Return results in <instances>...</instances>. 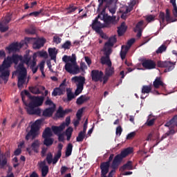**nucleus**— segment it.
Segmentation results:
<instances>
[{"label":"nucleus","mask_w":177,"mask_h":177,"mask_svg":"<svg viewBox=\"0 0 177 177\" xmlns=\"http://www.w3.org/2000/svg\"><path fill=\"white\" fill-rule=\"evenodd\" d=\"M133 152V149L132 147H128L123 151H122L119 154L116 155L111 162V168L112 170L108 174L107 177H113L114 174H115V170L118 169L119 165H120L122 160L131 154Z\"/></svg>","instance_id":"nucleus-1"},{"label":"nucleus","mask_w":177,"mask_h":177,"mask_svg":"<svg viewBox=\"0 0 177 177\" xmlns=\"http://www.w3.org/2000/svg\"><path fill=\"white\" fill-rule=\"evenodd\" d=\"M44 120V119L43 118L38 119L31 125L30 131H28L26 136V140H35L36 138H38L41 126Z\"/></svg>","instance_id":"nucleus-2"},{"label":"nucleus","mask_w":177,"mask_h":177,"mask_svg":"<svg viewBox=\"0 0 177 177\" xmlns=\"http://www.w3.org/2000/svg\"><path fill=\"white\" fill-rule=\"evenodd\" d=\"M160 28H164L167 24L177 21V19L171 15V11L167 8L165 13L160 12L158 15Z\"/></svg>","instance_id":"nucleus-3"},{"label":"nucleus","mask_w":177,"mask_h":177,"mask_svg":"<svg viewBox=\"0 0 177 177\" xmlns=\"http://www.w3.org/2000/svg\"><path fill=\"white\" fill-rule=\"evenodd\" d=\"M69 62H71V63H66V64H65V70H66L68 73L73 75L80 73V69L77 63L75 54H72V56H69Z\"/></svg>","instance_id":"nucleus-4"},{"label":"nucleus","mask_w":177,"mask_h":177,"mask_svg":"<svg viewBox=\"0 0 177 177\" xmlns=\"http://www.w3.org/2000/svg\"><path fill=\"white\" fill-rule=\"evenodd\" d=\"M15 73H18V87L21 88L24 84L26 82V78L27 75V70L24 67V64L23 63H20L17 67Z\"/></svg>","instance_id":"nucleus-5"},{"label":"nucleus","mask_w":177,"mask_h":177,"mask_svg":"<svg viewBox=\"0 0 177 177\" xmlns=\"http://www.w3.org/2000/svg\"><path fill=\"white\" fill-rule=\"evenodd\" d=\"M24 62L30 67L32 73L35 74L37 72L39 66H37V56L34 54L33 56H30L29 54H26L24 57Z\"/></svg>","instance_id":"nucleus-6"},{"label":"nucleus","mask_w":177,"mask_h":177,"mask_svg":"<svg viewBox=\"0 0 177 177\" xmlns=\"http://www.w3.org/2000/svg\"><path fill=\"white\" fill-rule=\"evenodd\" d=\"M72 81L75 83L77 82L76 91H75V95H79L84 89V84L85 83L86 79L82 76H75L72 77Z\"/></svg>","instance_id":"nucleus-7"},{"label":"nucleus","mask_w":177,"mask_h":177,"mask_svg":"<svg viewBox=\"0 0 177 177\" xmlns=\"http://www.w3.org/2000/svg\"><path fill=\"white\" fill-rule=\"evenodd\" d=\"M99 4L97 9V12L99 13L98 15H104L106 13V10L114 0H97Z\"/></svg>","instance_id":"nucleus-8"},{"label":"nucleus","mask_w":177,"mask_h":177,"mask_svg":"<svg viewBox=\"0 0 177 177\" xmlns=\"http://www.w3.org/2000/svg\"><path fill=\"white\" fill-rule=\"evenodd\" d=\"M100 16L101 15L102 16V17H101L100 19L104 21V24H102L103 28H111L115 20V17H113L109 16V15L106 13L100 14Z\"/></svg>","instance_id":"nucleus-9"},{"label":"nucleus","mask_w":177,"mask_h":177,"mask_svg":"<svg viewBox=\"0 0 177 177\" xmlns=\"http://www.w3.org/2000/svg\"><path fill=\"white\" fill-rule=\"evenodd\" d=\"M33 39H34V38L26 37L25 41H24V42H23V44H21V43H20V44L14 43V44H12L8 47H7L6 49L8 50L10 53L17 52V50H19V47H20V48L23 47L24 43L26 45H27L28 44H29Z\"/></svg>","instance_id":"nucleus-10"},{"label":"nucleus","mask_w":177,"mask_h":177,"mask_svg":"<svg viewBox=\"0 0 177 177\" xmlns=\"http://www.w3.org/2000/svg\"><path fill=\"white\" fill-rule=\"evenodd\" d=\"M157 65L160 68H165V69L164 70V72L167 73V72L171 71L175 68L176 64L169 61H165V62L158 61L157 63Z\"/></svg>","instance_id":"nucleus-11"},{"label":"nucleus","mask_w":177,"mask_h":177,"mask_svg":"<svg viewBox=\"0 0 177 177\" xmlns=\"http://www.w3.org/2000/svg\"><path fill=\"white\" fill-rule=\"evenodd\" d=\"M104 73L99 70H92L91 72V80L95 82H103Z\"/></svg>","instance_id":"nucleus-12"},{"label":"nucleus","mask_w":177,"mask_h":177,"mask_svg":"<svg viewBox=\"0 0 177 177\" xmlns=\"http://www.w3.org/2000/svg\"><path fill=\"white\" fill-rule=\"evenodd\" d=\"M98 19H101L100 14H98L97 17L95 18V19L93 21L91 25L92 29L95 30V32H100V30H101L102 28H104L102 24L98 21Z\"/></svg>","instance_id":"nucleus-13"},{"label":"nucleus","mask_w":177,"mask_h":177,"mask_svg":"<svg viewBox=\"0 0 177 177\" xmlns=\"http://www.w3.org/2000/svg\"><path fill=\"white\" fill-rule=\"evenodd\" d=\"M142 66L144 68L147 70H151L156 68V64L152 59H142Z\"/></svg>","instance_id":"nucleus-14"},{"label":"nucleus","mask_w":177,"mask_h":177,"mask_svg":"<svg viewBox=\"0 0 177 177\" xmlns=\"http://www.w3.org/2000/svg\"><path fill=\"white\" fill-rule=\"evenodd\" d=\"M28 106V108L27 109V111H28V113L30 114V115H39L41 113V109H35V106L34 105H32V104L31 103H29L28 104L27 103V105Z\"/></svg>","instance_id":"nucleus-15"},{"label":"nucleus","mask_w":177,"mask_h":177,"mask_svg":"<svg viewBox=\"0 0 177 177\" xmlns=\"http://www.w3.org/2000/svg\"><path fill=\"white\" fill-rule=\"evenodd\" d=\"M110 165L108 162H102L100 163V176H106L109 172Z\"/></svg>","instance_id":"nucleus-16"},{"label":"nucleus","mask_w":177,"mask_h":177,"mask_svg":"<svg viewBox=\"0 0 177 177\" xmlns=\"http://www.w3.org/2000/svg\"><path fill=\"white\" fill-rule=\"evenodd\" d=\"M39 165V168L41 169V177H46V176L49 172V167L48 165H46V160L40 162Z\"/></svg>","instance_id":"nucleus-17"},{"label":"nucleus","mask_w":177,"mask_h":177,"mask_svg":"<svg viewBox=\"0 0 177 177\" xmlns=\"http://www.w3.org/2000/svg\"><path fill=\"white\" fill-rule=\"evenodd\" d=\"M66 128V124L63 123L61 124L59 126H53L51 127V129L53 132L54 133V135H59L63 132L64 129Z\"/></svg>","instance_id":"nucleus-18"},{"label":"nucleus","mask_w":177,"mask_h":177,"mask_svg":"<svg viewBox=\"0 0 177 177\" xmlns=\"http://www.w3.org/2000/svg\"><path fill=\"white\" fill-rule=\"evenodd\" d=\"M44 97H35L33 96V98H31L30 100H32V101L31 102H30V104H32V105H34L35 107L37 106H39L41 105H42L43 102H44Z\"/></svg>","instance_id":"nucleus-19"},{"label":"nucleus","mask_w":177,"mask_h":177,"mask_svg":"<svg viewBox=\"0 0 177 177\" xmlns=\"http://www.w3.org/2000/svg\"><path fill=\"white\" fill-rule=\"evenodd\" d=\"M46 42V39L44 38H39L33 44V48L34 49H40L43 47Z\"/></svg>","instance_id":"nucleus-20"},{"label":"nucleus","mask_w":177,"mask_h":177,"mask_svg":"<svg viewBox=\"0 0 177 177\" xmlns=\"http://www.w3.org/2000/svg\"><path fill=\"white\" fill-rule=\"evenodd\" d=\"M0 77L4 81V84H6L9 79L10 71L8 70H6V68H3V70L0 68Z\"/></svg>","instance_id":"nucleus-21"},{"label":"nucleus","mask_w":177,"mask_h":177,"mask_svg":"<svg viewBox=\"0 0 177 177\" xmlns=\"http://www.w3.org/2000/svg\"><path fill=\"white\" fill-rule=\"evenodd\" d=\"M128 27L126 26L125 22L121 23L120 26L118 27V35L119 37H122L127 30Z\"/></svg>","instance_id":"nucleus-22"},{"label":"nucleus","mask_w":177,"mask_h":177,"mask_svg":"<svg viewBox=\"0 0 177 177\" xmlns=\"http://www.w3.org/2000/svg\"><path fill=\"white\" fill-rule=\"evenodd\" d=\"M132 169H134V168L133 166V162L131 160L127 161L124 165L120 167V171H121L126 170L131 171Z\"/></svg>","instance_id":"nucleus-23"},{"label":"nucleus","mask_w":177,"mask_h":177,"mask_svg":"<svg viewBox=\"0 0 177 177\" xmlns=\"http://www.w3.org/2000/svg\"><path fill=\"white\" fill-rule=\"evenodd\" d=\"M56 106L54 104L53 107H48L43 111V116L50 118L55 112Z\"/></svg>","instance_id":"nucleus-24"},{"label":"nucleus","mask_w":177,"mask_h":177,"mask_svg":"<svg viewBox=\"0 0 177 177\" xmlns=\"http://www.w3.org/2000/svg\"><path fill=\"white\" fill-rule=\"evenodd\" d=\"M90 100V97L87 96L86 95H82L80 97H77L76 100V104L77 105H82L84 102H88Z\"/></svg>","instance_id":"nucleus-25"},{"label":"nucleus","mask_w":177,"mask_h":177,"mask_svg":"<svg viewBox=\"0 0 177 177\" xmlns=\"http://www.w3.org/2000/svg\"><path fill=\"white\" fill-rule=\"evenodd\" d=\"M153 86L155 88H159L160 86L165 87V83L161 80V77H157L153 82Z\"/></svg>","instance_id":"nucleus-26"},{"label":"nucleus","mask_w":177,"mask_h":177,"mask_svg":"<svg viewBox=\"0 0 177 177\" xmlns=\"http://www.w3.org/2000/svg\"><path fill=\"white\" fill-rule=\"evenodd\" d=\"M100 63L102 65H106L108 66H112V62L110 59V57H107V56H102L100 58Z\"/></svg>","instance_id":"nucleus-27"},{"label":"nucleus","mask_w":177,"mask_h":177,"mask_svg":"<svg viewBox=\"0 0 177 177\" xmlns=\"http://www.w3.org/2000/svg\"><path fill=\"white\" fill-rule=\"evenodd\" d=\"M53 136L52 130L50 127H46L41 135V138H52Z\"/></svg>","instance_id":"nucleus-28"},{"label":"nucleus","mask_w":177,"mask_h":177,"mask_svg":"<svg viewBox=\"0 0 177 177\" xmlns=\"http://www.w3.org/2000/svg\"><path fill=\"white\" fill-rule=\"evenodd\" d=\"M43 139H44V141H43V145H44V146H47V147L52 146L55 140L52 137H46L43 138Z\"/></svg>","instance_id":"nucleus-29"},{"label":"nucleus","mask_w":177,"mask_h":177,"mask_svg":"<svg viewBox=\"0 0 177 177\" xmlns=\"http://www.w3.org/2000/svg\"><path fill=\"white\" fill-rule=\"evenodd\" d=\"M8 159L6 158V154L1 153L0 151V167L3 168L7 165Z\"/></svg>","instance_id":"nucleus-30"},{"label":"nucleus","mask_w":177,"mask_h":177,"mask_svg":"<svg viewBox=\"0 0 177 177\" xmlns=\"http://www.w3.org/2000/svg\"><path fill=\"white\" fill-rule=\"evenodd\" d=\"M75 93L73 94L71 88L66 89V97H68L66 101L71 102L73 99L76 97Z\"/></svg>","instance_id":"nucleus-31"},{"label":"nucleus","mask_w":177,"mask_h":177,"mask_svg":"<svg viewBox=\"0 0 177 177\" xmlns=\"http://www.w3.org/2000/svg\"><path fill=\"white\" fill-rule=\"evenodd\" d=\"M24 57L23 58V57L21 55H12V60H13V63H15L16 65L18 64L19 62V61H21L23 64H24Z\"/></svg>","instance_id":"nucleus-32"},{"label":"nucleus","mask_w":177,"mask_h":177,"mask_svg":"<svg viewBox=\"0 0 177 177\" xmlns=\"http://www.w3.org/2000/svg\"><path fill=\"white\" fill-rule=\"evenodd\" d=\"M57 52H56V48H48V55H50V57H51V59L56 61Z\"/></svg>","instance_id":"nucleus-33"},{"label":"nucleus","mask_w":177,"mask_h":177,"mask_svg":"<svg viewBox=\"0 0 177 177\" xmlns=\"http://www.w3.org/2000/svg\"><path fill=\"white\" fill-rule=\"evenodd\" d=\"M114 73H115L114 67H112V66H107V67L105 68L104 74L111 77Z\"/></svg>","instance_id":"nucleus-34"},{"label":"nucleus","mask_w":177,"mask_h":177,"mask_svg":"<svg viewBox=\"0 0 177 177\" xmlns=\"http://www.w3.org/2000/svg\"><path fill=\"white\" fill-rule=\"evenodd\" d=\"M24 94L27 95L30 100L33 99L34 97H33V96L31 95V94L27 90H25L24 91H23L21 93L22 100H23L24 104L26 106H27V102L26 101V97L24 95Z\"/></svg>","instance_id":"nucleus-35"},{"label":"nucleus","mask_w":177,"mask_h":177,"mask_svg":"<svg viewBox=\"0 0 177 177\" xmlns=\"http://www.w3.org/2000/svg\"><path fill=\"white\" fill-rule=\"evenodd\" d=\"M73 145L72 143H69L68 144V146H66V150L65 151V156L66 157H70V156H71L72 151H73Z\"/></svg>","instance_id":"nucleus-36"},{"label":"nucleus","mask_w":177,"mask_h":177,"mask_svg":"<svg viewBox=\"0 0 177 177\" xmlns=\"http://www.w3.org/2000/svg\"><path fill=\"white\" fill-rule=\"evenodd\" d=\"M141 92L143 94L153 93L151 85H149V86L145 85V86H142Z\"/></svg>","instance_id":"nucleus-37"},{"label":"nucleus","mask_w":177,"mask_h":177,"mask_svg":"<svg viewBox=\"0 0 177 177\" xmlns=\"http://www.w3.org/2000/svg\"><path fill=\"white\" fill-rule=\"evenodd\" d=\"M102 51L105 57H110L111 54L112 53L113 50L110 47H103Z\"/></svg>","instance_id":"nucleus-38"},{"label":"nucleus","mask_w":177,"mask_h":177,"mask_svg":"<svg viewBox=\"0 0 177 177\" xmlns=\"http://www.w3.org/2000/svg\"><path fill=\"white\" fill-rule=\"evenodd\" d=\"M169 125H174V127H176L177 128V115H176L175 116H174L171 120L169 121V122H167L165 124V127H169Z\"/></svg>","instance_id":"nucleus-39"},{"label":"nucleus","mask_w":177,"mask_h":177,"mask_svg":"<svg viewBox=\"0 0 177 177\" xmlns=\"http://www.w3.org/2000/svg\"><path fill=\"white\" fill-rule=\"evenodd\" d=\"M65 115H66L64 114L63 108L62 106H59V108H58V110H57V113H55V117L61 118H64Z\"/></svg>","instance_id":"nucleus-40"},{"label":"nucleus","mask_w":177,"mask_h":177,"mask_svg":"<svg viewBox=\"0 0 177 177\" xmlns=\"http://www.w3.org/2000/svg\"><path fill=\"white\" fill-rule=\"evenodd\" d=\"M167 46L165 44H162L156 50V54H162L164 52H166Z\"/></svg>","instance_id":"nucleus-41"},{"label":"nucleus","mask_w":177,"mask_h":177,"mask_svg":"<svg viewBox=\"0 0 177 177\" xmlns=\"http://www.w3.org/2000/svg\"><path fill=\"white\" fill-rule=\"evenodd\" d=\"M144 25V21H140L137 23L136 27L133 30L135 32H138V30H143L142 26Z\"/></svg>","instance_id":"nucleus-42"},{"label":"nucleus","mask_w":177,"mask_h":177,"mask_svg":"<svg viewBox=\"0 0 177 177\" xmlns=\"http://www.w3.org/2000/svg\"><path fill=\"white\" fill-rule=\"evenodd\" d=\"M34 54H36L37 57L38 56V57H43V58H45V59L48 58V53L46 51H44V50H40V51H38L37 53H35Z\"/></svg>","instance_id":"nucleus-43"},{"label":"nucleus","mask_w":177,"mask_h":177,"mask_svg":"<svg viewBox=\"0 0 177 177\" xmlns=\"http://www.w3.org/2000/svg\"><path fill=\"white\" fill-rule=\"evenodd\" d=\"M63 94V90L60 88H54V91H53V96H57V95H62Z\"/></svg>","instance_id":"nucleus-44"},{"label":"nucleus","mask_w":177,"mask_h":177,"mask_svg":"<svg viewBox=\"0 0 177 177\" xmlns=\"http://www.w3.org/2000/svg\"><path fill=\"white\" fill-rule=\"evenodd\" d=\"M156 133H158V132H155L154 131H151L148 134V136H147V137L146 138V140L147 142H149V140H156V139L153 138L154 135H155V136H156Z\"/></svg>","instance_id":"nucleus-45"},{"label":"nucleus","mask_w":177,"mask_h":177,"mask_svg":"<svg viewBox=\"0 0 177 177\" xmlns=\"http://www.w3.org/2000/svg\"><path fill=\"white\" fill-rule=\"evenodd\" d=\"M53 156L50 152L47 153V157H46V162L47 161V164H48L49 165L52 164V162L53 163Z\"/></svg>","instance_id":"nucleus-46"},{"label":"nucleus","mask_w":177,"mask_h":177,"mask_svg":"<svg viewBox=\"0 0 177 177\" xmlns=\"http://www.w3.org/2000/svg\"><path fill=\"white\" fill-rule=\"evenodd\" d=\"M86 134L82 131L79 132V135L76 137V142H82L85 138Z\"/></svg>","instance_id":"nucleus-47"},{"label":"nucleus","mask_w":177,"mask_h":177,"mask_svg":"<svg viewBox=\"0 0 177 177\" xmlns=\"http://www.w3.org/2000/svg\"><path fill=\"white\" fill-rule=\"evenodd\" d=\"M26 33L30 35H35L36 33V28L33 26H31L28 29L26 30Z\"/></svg>","instance_id":"nucleus-48"},{"label":"nucleus","mask_w":177,"mask_h":177,"mask_svg":"<svg viewBox=\"0 0 177 177\" xmlns=\"http://www.w3.org/2000/svg\"><path fill=\"white\" fill-rule=\"evenodd\" d=\"M29 90L30 91L31 93H32L34 94H40L41 93L39 88H37V86H35V87L30 86V87H29Z\"/></svg>","instance_id":"nucleus-49"},{"label":"nucleus","mask_w":177,"mask_h":177,"mask_svg":"<svg viewBox=\"0 0 177 177\" xmlns=\"http://www.w3.org/2000/svg\"><path fill=\"white\" fill-rule=\"evenodd\" d=\"M71 46H72L71 41H65V43H64V44H62V48L65 50H67V49H70Z\"/></svg>","instance_id":"nucleus-50"},{"label":"nucleus","mask_w":177,"mask_h":177,"mask_svg":"<svg viewBox=\"0 0 177 177\" xmlns=\"http://www.w3.org/2000/svg\"><path fill=\"white\" fill-rule=\"evenodd\" d=\"M10 65L11 64L6 59H5L3 64L0 66L1 71L9 68Z\"/></svg>","instance_id":"nucleus-51"},{"label":"nucleus","mask_w":177,"mask_h":177,"mask_svg":"<svg viewBox=\"0 0 177 177\" xmlns=\"http://www.w3.org/2000/svg\"><path fill=\"white\" fill-rule=\"evenodd\" d=\"M31 147L34 151H36L37 149L39 147V141L38 140H35V142H32Z\"/></svg>","instance_id":"nucleus-52"},{"label":"nucleus","mask_w":177,"mask_h":177,"mask_svg":"<svg viewBox=\"0 0 177 177\" xmlns=\"http://www.w3.org/2000/svg\"><path fill=\"white\" fill-rule=\"evenodd\" d=\"M39 69L40 71H41V75H43V77H45V73H44V66H45V62L43 61L41 62H40V64H39Z\"/></svg>","instance_id":"nucleus-53"},{"label":"nucleus","mask_w":177,"mask_h":177,"mask_svg":"<svg viewBox=\"0 0 177 177\" xmlns=\"http://www.w3.org/2000/svg\"><path fill=\"white\" fill-rule=\"evenodd\" d=\"M61 157H62V153H57V154L54 156V158L53 159V164H57V162L59 161Z\"/></svg>","instance_id":"nucleus-54"},{"label":"nucleus","mask_w":177,"mask_h":177,"mask_svg":"<svg viewBox=\"0 0 177 177\" xmlns=\"http://www.w3.org/2000/svg\"><path fill=\"white\" fill-rule=\"evenodd\" d=\"M11 19H12L11 15H7V16L5 17L4 20H3L2 22H1V23L4 24V25H7L8 24L10 23V21H11Z\"/></svg>","instance_id":"nucleus-55"},{"label":"nucleus","mask_w":177,"mask_h":177,"mask_svg":"<svg viewBox=\"0 0 177 177\" xmlns=\"http://www.w3.org/2000/svg\"><path fill=\"white\" fill-rule=\"evenodd\" d=\"M4 25L3 23H0V30L1 32H5L9 29L8 26H5Z\"/></svg>","instance_id":"nucleus-56"},{"label":"nucleus","mask_w":177,"mask_h":177,"mask_svg":"<svg viewBox=\"0 0 177 177\" xmlns=\"http://www.w3.org/2000/svg\"><path fill=\"white\" fill-rule=\"evenodd\" d=\"M156 121V118H152L151 120H147V121L145 122V124H147V127H153Z\"/></svg>","instance_id":"nucleus-57"},{"label":"nucleus","mask_w":177,"mask_h":177,"mask_svg":"<svg viewBox=\"0 0 177 177\" xmlns=\"http://www.w3.org/2000/svg\"><path fill=\"white\" fill-rule=\"evenodd\" d=\"M122 131H123V129H122V127L118 126V127H116V129H115V135L120 136L122 135Z\"/></svg>","instance_id":"nucleus-58"},{"label":"nucleus","mask_w":177,"mask_h":177,"mask_svg":"<svg viewBox=\"0 0 177 177\" xmlns=\"http://www.w3.org/2000/svg\"><path fill=\"white\" fill-rule=\"evenodd\" d=\"M79 69H80V71L82 70V72H84L85 70L88 69V66L85 62H80V68H79Z\"/></svg>","instance_id":"nucleus-59"},{"label":"nucleus","mask_w":177,"mask_h":177,"mask_svg":"<svg viewBox=\"0 0 177 177\" xmlns=\"http://www.w3.org/2000/svg\"><path fill=\"white\" fill-rule=\"evenodd\" d=\"M77 9V7H74L72 5L69 6L66 10H68V13H71L75 12Z\"/></svg>","instance_id":"nucleus-60"},{"label":"nucleus","mask_w":177,"mask_h":177,"mask_svg":"<svg viewBox=\"0 0 177 177\" xmlns=\"http://www.w3.org/2000/svg\"><path fill=\"white\" fill-rule=\"evenodd\" d=\"M97 34H99L100 37H102L104 39H108L106 35L102 30H100L99 32H96Z\"/></svg>","instance_id":"nucleus-61"},{"label":"nucleus","mask_w":177,"mask_h":177,"mask_svg":"<svg viewBox=\"0 0 177 177\" xmlns=\"http://www.w3.org/2000/svg\"><path fill=\"white\" fill-rule=\"evenodd\" d=\"M73 132V129L72 127H68L66 129V131H65V135L66 136H72Z\"/></svg>","instance_id":"nucleus-62"},{"label":"nucleus","mask_w":177,"mask_h":177,"mask_svg":"<svg viewBox=\"0 0 177 177\" xmlns=\"http://www.w3.org/2000/svg\"><path fill=\"white\" fill-rule=\"evenodd\" d=\"M82 113H83V110L82 109L77 110V113H76V118H77V119L79 120H80L81 118H82Z\"/></svg>","instance_id":"nucleus-63"},{"label":"nucleus","mask_w":177,"mask_h":177,"mask_svg":"<svg viewBox=\"0 0 177 177\" xmlns=\"http://www.w3.org/2000/svg\"><path fill=\"white\" fill-rule=\"evenodd\" d=\"M42 11H43L42 10H40L39 11L31 12L28 15V16H30V17H31V16L37 17L42 12Z\"/></svg>","instance_id":"nucleus-64"}]
</instances>
